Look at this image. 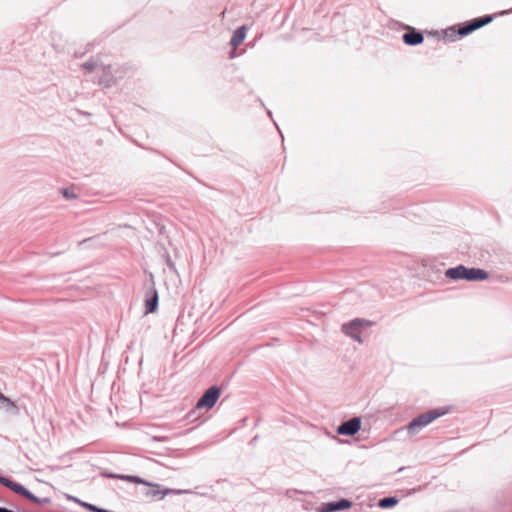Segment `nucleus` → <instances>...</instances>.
Returning a JSON list of instances; mask_svg holds the SVG:
<instances>
[{
    "label": "nucleus",
    "instance_id": "obj_1",
    "mask_svg": "<svg viewBox=\"0 0 512 512\" xmlns=\"http://www.w3.org/2000/svg\"><path fill=\"white\" fill-rule=\"evenodd\" d=\"M493 20L492 15H485L482 17H478L472 19L468 22L460 24L458 30L456 31L453 27L446 31V37H448L451 41L456 40L457 36H466L473 31L489 24Z\"/></svg>",
    "mask_w": 512,
    "mask_h": 512
},
{
    "label": "nucleus",
    "instance_id": "obj_2",
    "mask_svg": "<svg viewBox=\"0 0 512 512\" xmlns=\"http://www.w3.org/2000/svg\"><path fill=\"white\" fill-rule=\"evenodd\" d=\"M446 412V410L437 408L421 413L417 417L413 418L407 425L406 429L408 434L411 436L416 435L431 422L445 415Z\"/></svg>",
    "mask_w": 512,
    "mask_h": 512
},
{
    "label": "nucleus",
    "instance_id": "obj_3",
    "mask_svg": "<svg viewBox=\"0 0 512 512\" xmlns=\"http://www.w3.org/2000/svg\"><path fill=\"white\" fill-rule=\"evenodd\" d=\"M371 325V322L365 319L356 318L348 323L342 325V332L354 339L355 341L362 343L361 332L364 327Z\"/></svg>",
    "mask_w": 512,
    "mask_h": 512
},
{
    "label": "nucleus",
    "instance_id": "obj_4",
    "mask_svg": "<svg viewBox=\"0 0 512 512\" xmlns=\"http://www.w3.org/2000/svg\"><path fill=\"white\" fill-rule=\"evenodd\" d=\"M221 395V389L218 386H212L207 389L196 404L197 409H211Z\"/></svg>",
    "mask_w": 512,
    "mask_h": 512
},
{
    "label": "nucleus",
    "instance_id": "obj_5",
    "mask_svg": "<svg viewBox=\"0 0 512 512\" xmlns=\"http://www.w3.org/2000/svg\"><path fill=\"white\" fill-rule=\"evenodd\" d=\"M361 429V418L353 417L347 421L342 422L337 427V433L345 436H353Z\"/></svg>",
    "mask_w": 512,
    "mask_h": 512
},
{
    "label": "nucleus",
    "instance_id": "obj_6",
    "mask_svg": "<svg viewBox=\"0 0 512 512\" xmlns=\"http://www.w3.org/2000/svg\"><path fill=\"white\" fill-rule=\"evenodd\" d=\"M351 506L352 502L350 500L342 498L337 501L322 503L317 507L316 512H336L349 509Z\"/></svg>",
    "mask_w": 512,
    "mask_h": 512
},
{
    "label": "nucleus",
    "instance_id": "obj_7",
    "mask_svg": "<svg viewBox=\"0 0 512 512\" xmlns=\"http://www.w3.org/2000/svg\"><path fill=\"white\" fill-rule=\"evenodd\" d=\"M403 42L409 46H416L423 42L424 37L423 34L417 31L415 28H410L406 33L402 36Z\"/></svg>",
    "mask_w": 512,
    "mask_h": 512
},
{
    "label": "nucleus",
    "instance_id": "obj_8",
    "mask_svg": "<svg viewBox=\"0 0 512 512\" xmlns=\"http://www.w3.org/2000/svg\"><path fill=\"white\" fill-rule=\"evenodd\" d=\"M158 293L155 288H151L148 293L145 300V312L148 313H154L158 308Z\"/></svg>",
    "mask_w": 512,
    "mask_h": 512
},
{
    "label": "nucleus",
    "instance_id": "obj_9",
    "mask_svg": "<svg viewBox=\"0 0 512 512\" xmlns=\"http://www.w3.org/2000/svg\"><path fill=\"white\" fill-rule=\"evenodd\" d=\"M488 277V272L481 268H466L465 280L467 281H484Z\"/></svg>",
    "mask_w": 512,
    "mask_h": 512
},
{
    "label": "nucleus",
    "instance_id": "obj_10",
    "mask_svg": "<svg viewBox=\"0 0 512 512\" xmlns=\"http://www.w3.org/2000/svg\"><path fill=\"white\" fill-rule=\"evenodd\" d=\"M0 483L12 490L13 492L24 497L27 490L22 484L12 481L10 478L0 475Z\"/></svg>",
    "mask_w": 512,
    "mask_h": 512
},
{
    "label": "nucleus",
    "instance_id": "obj_11",
    "mask_svg": "<svg viewBox=\"0 0 512 512\" xmlns=\"http://www.w3.org/2000/svg\"><path fill=\"white\" fill-rule=\"evenodd\" d=\"M466 268L467 267L464 265H458L456 267L449 268L446 270L445 276L452 280H465Z\"/></svg>",
    "mask_w": 512,
    "mask_h": 512
},
{
    "label": "nucleus",
    "instance_id": "obj_12",
    "mask_svg": "<svg viewBox=\"0 0 512 512\" xmlns=\"http://www.w3.org/2000/svg\"><path fill=\"white\" fill-rule=\"evenodd\" d=\"M246 33H247V29L245 26H241V27L237 28L230 40V45L233 46L234 48H236L238 45H240L243 42V40L246 37Z\"/></svg>",
    "mask_w": 512,
    "mask_h": 512
},
{
    "label": "nucleus",
    "instance_id": "obj_13",
    "mask_svg": "<svg viewBox=\"0 0 512 512\" xmlns=\"http://www.w3.org/2000/svg\"><path fill=\"white\" fill-rule=\"evenodd\" d=\"M398 503V499L394 496L384 497L379 500L378 506L381 508H392Z\"/></svg>",
    "mask_w": 512,
    "mask_h": 512
},
{
    "label": "nucleus",
    "instance_id": "obj_14",
    "mask_svg": "<svg viewBox=\"0 0 512 512\" xmlns=\"http://www.w3.org/2000/svg\"><path fill=\"white\" fill-rule=\"evenodd\" d=\"M78 505H80L81 507L87 509L90 512H114V511L98 507V506H96L94 504H91V503H88V502H85V501H82V500L78 501Z\"/></svg>",
    "mask_w": 512,
    "mask_h": 512
},
{
    "label": "nucleus",
    "instance_id": "obj_15",
    "mask_svg": "<svg viewBox=\"0 0 512 512\" xmlns=\"http://www.w3.org/2000/svg\"><path fill=\"white\" fill-rule=\"evenodd\" d=\"M113 477L114 478H118V479H122V480H127L129 482L136 483V484H147L145 480H143L142 478H140L138 476H133V475H114Z\"/></svg>",
    "mask_w": 512,
    "mask_h": 512
},
{
    "label": "nucleus",
    "instance_id": "obj_16",
    "mask_svg": "<svg viewBox=\"0 0 512 512\" xmlns=\"http://www.w3.org/2000/svg\"><path fill=\"white\" fill-rule=\"evenodd\" d=\"M101 69L104 72V77L100 80V83L105 84L106 86H110L112 82V77H110V66H101Z\"/></svg>",
    "mask_w": 512,
    "mask_h": 512
},
{
    "label": "nucleus",
    "instance_id": "obj_17",
    "mask_svg": "<svg viewBox=\"0 0 512 512\" xmlns=\"http://www.w3.org/2000/svg\"><path fill=\"white\" fill-rule=\"evenodd\" d=\"M82 67L85 70L91 72V71L95 70L96 68H98L99 64H98L97 60L90 59V60L86 61L85 63H83Z\"/></svg>",
    "mask_w": 512,
    "mask_h": 512
},
{
    "label": "nucleus",
    "instance_id": "obj_18",
    "mask_svg": "<svg viewBox=\"0 0 512 512\" xmlns=\"http://www.w3.org/2000/svg\"><path fill=\"white\" fill-rule=\"evenodd\" d=\"M24 497L26 499H29L30 501L36 503V504H40L41 503V500L37 496H35L32 492H30L29 490H27V492L24 495Z\"/></svg>",
    "mask_w": 512,
    "mask_h": 512
},
{
    "label": "nucleus",
    "instance_id": "obj_19",
    "mask_svg": "<svg viewBox=\"0 0 512 512\" xmlns=\"http://www.w3.org/2000/svg\"><path fill=\"white\" fill-rule=\"evenodd\" d=\"M62 192V195L66 198V199H74L76 198V195L73 193V192H70L68 189L64 188L61 190Z\"/></svg>",
    "mask_w": 512,
    "mask_h": 512
},
{
    "label": "nucleus",
    "instance_id": "obj_20",
    "mask_svg": "<svg viewBox=\"0 0 512 512\" xmlns=\"http://www.w3.org/2000/svg\"><path fill=\"white\" fill-rule=\"evenodd\" d=\"M0 402H8L12 406L14 405L13 402H11L10 399L7 398L5 395H3L1 392H0Z\"/></svg>",
    "mask_w": 512,
    "mask_h": 512
},
{
    "label": "nucleus",
    "instance_id": "obj_21",
    "mask_svg": "<svg viewBox=\"0 0 512 512\" xmlns=\"http://www.w3.org/2000/svg\"><path fill=\"white\" fill-rule=\"evenodd\" d=\"M150 494H151L152 496H157V495H160V494H161L160 498H163V496H164V495H166V492L162 493V492H160V491H159V490H157V489H153V490H152V492H151Z\"/></svg>",
    "mask_w": 512,
    "mask_h": 512
},
{
    "label": "nucleus",
    "instance_id": "obj_22",
    "mask_svg": "<svg viewBox=\"0 0 512 512\" xmlns=\"http://www.w3.org/2000/svg\"><path fill=\"white\" fill-rule=\"evenodd\" d=\"M0 512H20V511H14V510H10L8 508L0 506Z\"/></svg>",
    "mask_w": 512,
    "mask_h": 512
},
{
    "label": "nucleus",
    "instance_id": "obj_23",
    "mask_svg": "<svg viewBox=\"0 0 512 512\" xmlns=\"http://www.w3.org/2000/svg\"><path fill=\"white\" fill-rule=\"evenodd\" d=\"M68 499H69V500H71V501H73V502H75V503H77V504H78V501H80V500H81V499H79V498H77V497H75V496H68Z\"/></svg>",
    "mask_w": 512,
    "mask_h": 512
},
{
    "label": "nucleus",
    "instance_id": "obj_24",
    "mask_svg": "<svg viewBox=\"0 0 512 512\" xmlns=\"http://www.w3.org/2000/svg\"><path fill=\"white\" fill-rule=\"evenodd\" d=\"M167 264H168V266H169L171 269H174V268H175V267H174V264L171 262V260H170L169 258H168V260H167Z\"/></svg>",
    "mask_w": 512,
    "mask_h": 512
},
{
    "label": "nucleus",
    "instance_id": "obj_25",
    "mask_svg": "<svg viewBox=\"0 0 512 512\" xmlns=\"http://www.w3.org/2000/svg\"><path fill=\"white\" fill-rule=\"evenodd\" d=\"M257 440H258V436H255V437L251 440V444H255V443H257Z\"/></svg>",
    "mask_w": 512,
    "mask_h": 512
}]
</instances>
